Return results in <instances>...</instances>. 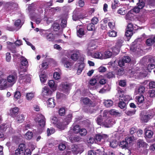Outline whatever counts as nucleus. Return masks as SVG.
Segmentation results:
<instances>
[{"instance_id": "49530a36", "label": "nucleus", "mask_w": 155, "mask_h": 155, "mask_svg": "<svg viewBox=\"0 0 155 155\" xmlns=\"http://www.w3.org/2000/svg\"><path fill=\"white\" fill-rule=\"evenodd\" d=\"M21 95L20 92L19 91H16L15 93L14 98L17 100L20 98Z\"/></svg>"}, {"instance_id": "052dcab7", "label": "nucleus", "mask_w": 155, "mask_h": 155, "mask_svg": "<svg viewBox=\"0 0 155 155\" xmlns=\"http://www.w3.org/2000/svg\"><path fill=\"white\" fill-rule=\"evenodd\" d=\"M122 59L125 63H128L129 62L131 61L130 58L127 56L124 57Z\"/></svg>"}, {"instance_id": "864d4df0", "label": "nucleus", "mask_w": 155, "mask_h": 155, "mask_svg": "<svg viewBox=\"0 0 155 155\" xmlns=\"http://www.w3.org/2000/svg\"><path fill=\"white\" fill-rule=\"evenodd\" d=\"M118 106L120 108L123 109L125 108L126 104L124 102L120 101L119 103Z\"/></svg>"}, {"instance_id": "e2e57ef3", "label": "nucleus", "mask_w": 155, "mask_h": 155, "mask_svg": "<svg viewBox=\"0 0 155 155\" xmlns=\"http://www.w3.org/2000/svg\"><path fill=\"white\" fill-rule=\"evenodd\" d=\"M80 130L79 126L78 125L74 126L73 129V130L75 133H78Z\"/></svg>"}, {"instance_id": "dca6fc26", "label": "nucleus", "mask_w": 155, "mask_h": 155, "mask_svg": "<svg viewBox=\"0 0 155 155\" xmlns=\"http://www.w3.org/2000/svg\"><path fill=\"white\" fill-rule=\"evenodd\" d=\"M7 87V81L6 79H0V89H5Z\"/></svg>"}, {"instance_id": "393cba45", "label": "nucleus", "mask_w": 155, "mask_h": 155, "mask_svg": "<svg viewBox=\"0 0 155 155\" xmlns=\"http://www.w3.org/2000/svg\"><path fill=\"white\" fill-rule=\"evenodd\" d=\"M109 144L111 147L113 148H115L117 147L118 143V142L116 140H113L110 141Z\"/></svg>"}, {"instance_id": "423d86ee", "label": "nucleus", "mask_w": 155, "mask_h": 155, "mask_svg": "<svg viewBox=\"0 0 155 155\" xmlns=\"http://www.w3.org/2000/svg\"><path fill=\"white\" fill-rule=\"evenodd\" d=\"M38 13H36L35 15L31 17V20L32 21L35 20L37 24H39L42 20L41 14L42 13L43 11L41 8H40L38 9Z\"/></svg>"}, {"instance_id": "de8ad7c7", "label": "nucleus", "mask_w": 155, "mask_h": 155, "mask_svg": "<svg viewBox=\"0 0 155 155\" xmlns=\"http://www.w3.org/2000/svg\"><path fill=\"white\" fill-rule=\"evenodd\" d=\"M108 35L111 37H115L117 35V32L114 31H110L108 33Z\"/></svg>"}, {"instance_id": "2f4dec72", "label": "nucleus", "mask_w": 155, "mask_h": 155, "mask_svg": "<svg viewBox=\"0 0 155 155\" xmlns=\"http://www.w3.org/2000/svg\"><path fill=\"white\" fill-rule=\"evenodd\" d=\"M145 134L146 137L148 138H150L152 136L153 133L150 130H145Z\"/></svg>"}, {"instance_id": "1a4fd4ad", "label": "nucleus", "mask_w": 155, "mask_h": 155, "mask_svg": "<svg viewBox=\"0 0 155 155\" xmlns=\"http://www.w3.org/2000/svg\"><path fill=\"white\" fill-rule=\"evenodd\" d=\"M61 62L64 66L67 69H70L72 65V63L68 58H62L61 59Z\"/></svg>"}, {"instance_id": "5701e85b", "label": "nucleus", "mask_w": 155, "mask_h": 155, "mask_svg": "<svg viewBox=\"0 0 155 155\" xmlns=\"http://www.w3.org/2000/svg\"><path fill=\"white\" fill-rule=\"evenodd\" d=\"M144 97L142 95L137 97V104L138 105L139 107H140L139 105L142 104L144 102Z\"/></svg>"}, {"instance_id": "f257e3e1", "label": "nucleus", "mask_w": 155, "mask_h": 155, "mask_svg": "<svg viewBox=\"0 0 155 155\" xmlns=\"http://www.w3.org/2000/svg\"><path fill=\"white\" fill-rule=\"evenodd\" d=\"M81 147L78 145L73 144L65 151L63 153V155H70L71 153L74 154H77L81 153Z\"/></svg>"}, {"instance_id": "f3484780", "label": "nucleus", "mask_w": 155, "mask_h": 155, "mask_svg": "<svg viewBox=\"0 0 155 155\" xmlns=\"http://www.w3.org/2000/svg\"><path fill=\"white\" fill-rule=\"evenodd\" d=\"M47 106L50 108H53L55 105V103L53 98H50L47 101Z\"/></svg>"}, {"instance_id": "9d476101", "label": "nucleus", "mask_w": 155, "mask_h": 155, "mask_svg": "<svg viewBox=\"0 0 155 155\" xmlns=\"http://www.w3.org/2000/svg\"><path fill=\"white\" fill-rule=\"evenodd\" d=\"M19 110V108L17 107L11 108L10 110L9 114L12 117H15L18 114Z\"/></svg>"}, {"instance_id": "bf43d9fd", "label": "nucleus", "mask_w": 155, "mask_h": 155, "mask_svg": "<svg viewBox=\"0 0 155 155\" xmlns=\"http://www.w3.org/2000/svg\"><path fill=\"white\" fill-rule=\"evenodd\" d=\"M53 77L55 80H58L60 78V74L58 72H55L53 74Z\"/></svg>"}, {"instance_id": "8fccbe9b", "label": "nucleus", "mask_w": 155, "mask_h": 155, "mask_svg": "<svg viewBox=\"0 0 155 155\" xmlns=\"http://www.w3.org/2000/svg\"><path fill=\"white\" fill-rule=\"evenodd\" d=\"M153 43V39L151 38L148 39L146 41V44L148 46L152 45Z\"/></svg>"}, {"instance_id": "4be33fe9", "label": "nucleus", "mask_w": 155, "mask_h": 155, "mask_svg": "<svg viewBox=\"0 0 155 155\" xmlns=\"http://www.w3.org/2000/svg\"><path fill=\"white\" fill-rule=\"evenodd\" d=\"M92 56L95 58L101 59H103L102 54L99 52H97L94 53L92 54Z\"/></svg>"}, {"instance_id": "4d7b16f0", "label": "nucleus", "mask_w": 155, "mask_h": 155, "mask_svg": "<svg viewBox=\"0 0 155 155\" xmlns=\"http://www.w3.org/2000/svg\"><path fill=\"white\" fill-rule=\"evenodd\" d=\"M125 35L127 37H130L133 35L132 31L127 29Z\"/></svg>"}, {"instance_id": "2eb2a0df", "label": "nucleus", "mask_w": 155, "mask_h": 155, "mask_svg": "<svg viewBox=\"0 0 155 155\" xmlns=\"http://www.w3.org/2000/svg\"><path fill=\"white\" fill-rule=\"evenodd\" d=\"M68 124V121H64L62 122L58 123L56 124V126L61 130H64L66 125Z\"/></svg>"}, {"instance_id": "7c9ffc66", "label": "nucleus", "mask_w": 155, "mask_h": 155, "mask_svg": "<svg viewBox=\"0 0 155 155\" xmlns=\"http://www.w3.org/2000/svg\"><path fill=\"white\" fill-rule=\"evenodd\" d=\"M24 116L22 114H19L17 116L16 120L19 123H22L24 120Z\"/></svg>"}, {"instance_id": "39448f33", "label": "nucleus", "mask_w": 155, "mask_h": 155, "mask_svg": "<svg viewBox=\"0 0 155 155\" xmlns=\"http://www.w3.org/2000/svg\"><path fill=\"white\" fill-rule=\"evenodd\" d=\"M153 112L151 111L150 112H147L145 114H141V120L144 122H147L149 119L152 118L154 116Z\"/></svg>"}, {"instance_id": "338daca9", "label": "nucleus", "mask_w": 155, "mask_h": 155, "mask_svg": "<svg viewBox=\"0 0 155 155\" xmlns=\"http://www.w3.org/2000/svg\"><path fill=\"white\" fill-rule=\"evenodd\" d=\"M132 137H127L125 138V140L128 144L132 142Z\"/></svg>"}, {"instance_id": "13d9d810", "label": "nucleus", "mask_w": 155, "mask_h": 155, "mask_svg": "<svg viewBox=\"0 0 155 155\" xmlns=\"http://www.w3.org/2000/svg\"><path fill=\"white\" fill-rule=\"evenodd\" d=\"M55 132V130L53 128H51L50 129L49 128L47 129V134L48 136H49L51 134H53Z\"/></svg>"}, {"instance_id": "6ab92c4d", "label": "nucleus", "mask_w": 155, "mask_h": 155, "mask_svg": "<svg viewBox=\"0 0 155 155\" xmlns=\"http://www.w3.org/2000/svg\"><path fill=\"white\" fill-rule=\"evenodd\" d=\"M39 75L40 81L41 83H44L47 80L46 75L44 72H41Z\"/></svg>"}, {"instance_id": "774afa93", "label": "nucleus", "mask_w": 155, "mask_h": 155, "mask_svg": "<svg viewBox=\"0 0 155 155\" xmlns=\"http://www.w3.org/2000/svg\"><path fill=\"white\" fill-rule=\"evenodd\" d=\"M149 94L150 97H155V90H152L149 91Z\"/></svg>"}, {"instance_id": "4c0bfd02", "label": "nucleus", "mask_w": 155, "mask_h": 155, "mask_svg": "<svg viewBox=\"0 0 155 155\" xmlns=\"http://www.w3.org/2000/svg\"><path fill=\"white\" fill-rule=\"evenodd\" d=\"M81 101L84 104H91V100L88 98L85 97L82 98Z\"/></svg>"}, {"instance_id": "72a5a7b5", "label": "nucleus", "mask_w": 155, "mask_h": 155, "mask_svg": "<svg viewBox=\"0 0 155 155\" xmlns=\"http://www.w3.org/2000/svg\"><path fill=\"white\" fill-rule=\"evenodd\" d=\"M117 12L119 14L124 15L127 12L126 9L124 7L120 8L118 10Z\"/></svg>"}, {"instance_id": "a211bd4d", "label": "nucleus", "mask_w": 155, "mask_h": 155, "mask_svg": "<svg viewBox=\"0 0 155 155\" xmlns=\"http://www.w3.org/2000/svg\"><path fill=\"white\" fill-rule=\"evenodd\" d=\"M7 5L8 6V9L12 12L15 10L17 6L16 4L10 2L7 3Z\"/></svg>"}, {"instance_id": "e433bc0d", "label": "nucleus", "mask_w": 155, "mask_h": 155, "mask_svg": "<svg viewBox=\"0 0 155 155\" xmlns=\"http://www.w3.org/2000/svg\"><path fill=\"white\" fill-rule=\"evenodd\" d=\"M109 111L110 114L116 116H120V113L114 109L111 110H110Z\"/></svg>"}, {"instance_id": "aec40b11", "label": "nucleus", "mask_w": 155, "mask_h": 155, "mask_svg": "<svg viewBox=\"0 0 155 155\" xmlns=\"http://www.w3.org/2000/svg\"><path fill=\"white\" fill-rule=\"evenodd\" d=\"M48 84V85L52 89L53 91L56 90L57 86L53 80L49 81Z\"/></svg>"}, {"instance_id": "9b49d317", "label": "nucleus", "mask_w": 155, "mask_h": 155, "mask_svg": "<svg viewBox=\"0 0 155 155\" xmlns=\"http://www.w3.org/2000/svg\"><path fill=\"white\" fill-rule=\"evenodd\" d=\"M114 123V121L111 118L108 117L107 119L104 120L103 125L107 127H110L112 126Z\"/></svg>"}, {"instance_id": "b1692460", "label": "nucleus", "mask_w": 155, "mask_h": 155, "mask_svg": "<svg viewBox=\"0 0 155 155\" xmlns=\"http://www.w3.org/2000/svg\"><path fill=\"white\" fill-rule=\"evenodd\" d=\"M112 55V52L109 51H105L104 54H103V59H107L110 58Z\"/></svg>"}, {"instance_id": "6e6552de", "label": "nucleus", "mask_w": 155, "mask_h": 155, "mask_svg": "<svg viewBox=\"0 0 155 155\" xmlns=\"http://www.w3.org/2000/svg\"><path fill=\"white\" fill-rule=\"evenodd\" d=\"M52 91L47 87H44L42 89L41 95L45 97L50 96L52 94Z\"/></svg>"}, {"instance_id": "09e8293b", "label": "nucleus", "mask_w": 155, "mask_h": 155, "mask_svg": "<svg viewBox=\"0 0 155 155\" xmlns=\"http://www.w3.org/2000/svg\"><path fill=\"white\" fill-rule=\"evenodd\" d=\"M128 144L125 140H123L120 142V146L123 148H125L128 147Z\"/></svg>"}, {"instance_id": "473e14b6", "label": "nucleus", "mask_w": 155, "mask_h": 155, "mask_svg": "<svg viewBox=\"0 0 155 155\" xmlns=\"http://www.w3.org/2000/svg\"><path fill=\"white\" fill-rule=\"evenodd\" d=\"M80 18V17L79 15L78 12L76 11H74L73 12V15H72L73 19L74 21H76L78 20Z\"/></svg>"}, {"instance_id": "6e6d98bb", "label": "nucleus", "mask_w": 155, "mask_h": 155, "mask_svg": "<svg viewBox=\"0 0 155 155\" xmlns=\"http://www.w3.org/2000/svg\"><path fill=\"white\" fill-rule=\"evenodd\" d=\"M124 91L119 89L118 90V93H117V96H119L120 98H122L123 97Z\"/></svg>"}, {"instance_id": "cd10ccee", "label": "nucleus", "mask_w": 155, "mask_h": 155, "mask_svg": "<svg viewBox=\"0 0 155 155\" xmlns=\"http://www.w3.org/2000/svg\"><path fill=\"white\" fill-rule=\"evenodd\" d=\"M77 35L78 36L81 37L84 35V32L83 28H81L78 29V27L77 26Z\"/></svg>"}, {"instance_id": "0eeeda50", "label": "nucleus", "mask_w": 155, "mask_h": 155, "mask_svg": "<svg viewBox=\"0 0 155 155\" xmlns=\"http://www.w3.org/2000/svg\"><path fill=\"white\" fill-rule=\"evenodd\" d=\"M17 78V74L15 73L8 76L6 80L8 83L13 84L16 82Z\"/></svg>"}, {"instance_id": "680f3d73", "label": "nucleus", "mask_w": 155, "mask_h": 155, "mask_svg": "<svg viewBox=\"0 0 155 155\" xmlns=\"http://www.w3.org/2000/svg\"><path fill=\"white\" fill-rule=\"evenodd\" d=\"M51 123L56 125L57 124V123L58 122V119L55 117H51Z\"/></svg>"}, {"instance_id": "f8f14e48", "label": "nucleus", "mask_w": 155, "mask_h": 155, "mask_svg": "<svg viewBox=\"0 0 155 155\" xmlns=\"http://www.w3.org/2000/svg\"><path fill=\"white\" fill-rule=\"evenodd\" d=\"M107 137V135L105 134L103 135L97 134L96 135L95 139L98 142L103 143Z\"/></svg>"}, {"instance_id": "37998d69", "label": "nucleus", "mask_w": 155, "mask_h": 155, "mask_svg": "<svg viewBox=\"0 0 155 155\" xmlns=\"http://www.w3.org/2000/svg\"><path fill=\"white\" fill-rule=\"evenodd\" d=\"M34 96V94L32 92L28 93L26 95L27 99L28 100H31Z\"/></svg>"}, {"instance_id": "bb28decb", "label": "nucleus", "mask_w": 155, "mask_h": 155, "mask_svg": "<svg viewBox=\"0 0 155 155\" xmlns=\"http://www.w3.org/2000/svg\"><path fill=\"white\" fill-rule=\"evenodd\" d=\"M104 119L102 118V116L99 115L96 119L97 123L98 124L100 125H103V123L104 121V120H103Z\"/></svg>"}, {"instance_id": "58836bf2", "label": "nucleus", "mask_w": 155, "mask_h": 155, "mask_svg": "<svg viewBox=\"0 0 155 155\" xmlns=\"http://www.w3.org/2000/svg\"><path fill=\"white\" fill-rule=\"evenodd\" d=\"M26 146L24 143H21L19 145L18 149L20 150L21 152H22L24 153V151L26 149Z\"/></svg>"}, {"instance_id": "3c124183", "label": "nucleus", "mask_w": 155, "mask_h": 155, "mask_svg": "<svg viewBox=\"0 0 155 155\" xmlns=\"http://www.w3.org/2000/svg\"><path fill=\"white\" fill-rule=\"evenodd\" d=\"M136 112V110H129L126 111H125V113L127 115L129 116H132L135 114Z\"/></svg>"}, {"instance_id": "20e7f679", "label": "nucleus", "mask_w": 155, "mask_h": 155, "mask_svg": "<svg viewBox=\"0 0 155 155\" xmlns=\"http://www.w3.org/2000/svg\"><path fill=\"white\" fill-rule=\"evenodd\" d=\"M23 72L20 71L19 72V79L20 80H23L24 82H29L31 80V75L29 74H26L24 73L25 71V69H23Z\"/></svg>"}, {"instance_id": "c756f323", "label": "nucleus", "mask_w": 155, "mask_h": 155, "mask_svg": "<svg viewBox=\"0 0 155 155\" xmlns=\"http://www.w3.org/2000/svg\"><path fill=\"white\" fill-rule=\"evenodd\" d=\"M137 144L139 147H146L147 146V144L143 140H138Z\"/></svg>"}, {"instance_id": "c9c22d12", "label": "nucleus", "mask_w": 155, "mask_h": 155, "mask_svg": "<svg viewBox=\"0 0 155 155\" xmlns=\"http://www.w3.org/2000/svg\"><path fill=\"white\" fill-rule=\"evenodd\" d=\"M119 4L118 0H113V2H112V9H115L117 7H118Z\"/></svg>"}, {"instance_id": "a18cd8bd", "label": "nucleus", "mask_w": 155, "mask_h": 155, "mask_svg": "<svg viewBox=\"0 0 155 155\" xmlns=\"http://www.w3.org/2000/svg\"><path fill=\"white\" fill-rule=\"evenodd\" d=\"M79 132L81 136H83L86 135L87 134L86 130L84 128L80 129Z\"/></svg>"}, {"instance_id": "79ce46f5", "label": "nucleus", "mask_w": 155, "mask_h": 155, "mask_svg": "<svg viewBox=\"0 0 155 155\" xmlns=\"http://www.w3.org/2000/svg\"><path fill=\"white\" fill-rule=\"evenodd\" d=\"M60 28V26L59 24L57 23H54L51 27V28L54 31H57Z\"/></svg>"}, {"instance_id": "a19ab883", "label": "nucleus", "mask_w": 155, "mask_h": 155, "mask_svg": "<svg viewBox=\"0 0 155 155\" xmlns=\"http://www.w3.org/2000/svg\"><path fill=\"white\" fill-rule=\"evenodd\" d=\"M33 137V133L31 132H28L25 135V137L27 139L30 140Z\"/></svg>"}, {"instance_id": "7ed1b4c3", "label": "nucleus", "mask_w": 155, "mask_h": 155, "mask_svg": "<svg viewBox=\"0 0 155 155\" xmlns=\"http://www.w3.org/2000/svg\"><path fill=\"white\" fill-rule=\"evenodd\" d=\"M36 123H38V126L42 128L45 124V118L44 116L41 114H38L35 119Z\"/></svg>"}, {"instance_id": "603ef678", "label": "nucleus", "mask_w": 155, "mask_h": 155, "mask_svg": "<svg viewBox=\"0 0 155 155\" xmlns=\"http://www.w3.org/2000/svg\"><path fill=\"white\" fill-rule=\"evenodd\" d=\"M98 76H97L96 77V78H92L89 81V84L92 86H93L95 84L97 83V81L96 79L98 78Z\"/></svg>"}, {"instance_id": "4468645a", "label": "nucleus", "mask_w": 155, "mask_h": 155, "mask_svg": "<svg viewBox=\"0 0 155 155\" xmlns=\"http://www.w3.org/2000/svg\"><path fill=\"white\" fill-rule=\"evenodd\" d=\"M145 88L143 86H140L135 88L134 94L137 95V94H142L145 92Z\"/></svg>"}, {"instance_id": "c85d7f7f", "label": "nucleus", "mask_w": 155, "mask_h": 155, "mask_svg": "<svg viewBox=\"0 0 155 155\" xmlns=\"http://www.w3.org/2000/svg\"><path fill=\"white\" fill-rule=\"evenodd\" d=\"M110 88L109 86L106 85V86L103 87L99 91V92L100 93L103 94L106 92L107 91H108L110 90Z\"/></svg>"}, {"instance_id": "f03ea898", "label": "nucleus", "mask_w": 155, "mask_h": 155, "mask_svg": "<svg viewBox=\"0 0 155 155\" xmlns=\"http://www.w3.org/2000/svg\"><path fill=\"white\" fill-rule=\"evenodd\" d=\"M48 32V30L40 29L39 31V33L42 36L46 38L48 41H52L54 39V36L53 34Z\"/></svg>"}, {"instance_id": "a878e982", "label": "nucleus", "mask_w": 155, "mask_h": 155, "mask_svg": "<svg viewBox=\"0 0 155 155\" xmlns=\"http://www.w3.org/2000/svg\"><path fill=\"white\" fill-rule=\"evenodd\" d=\"M123 43V41L121 40H118L116 43L115 46L114 47L116 48H117V50L116 51L117 52L120 51V48L122 45Z\"/></svg>"}, {"instance_id": "f704fd0d", "label": "nucleus", "mask_w": 155, "mask_h": 155, "mask_svg": "<svg viewBox=\"0 0 155 155\" xmlns=\"http://www.w3.org/2000/svg\"><path fill=\"white\" fill-rule=\"evenodd\" d=\"M21 64L22 65L26 66L28 64V61L27 59L23 57H21L20 59Z\"/></svg>"}, {"instance_id": "ddd939ff", "label": "nucleus", "mask_w": 155, "mask_h": 155, "mask_svg": "<svg viewBox=\"0 0 155 155\" xmlns=\"http://www.w3.org/2000/svg\"><path fill=\"white\" fill-rule=\"evenodd\" d=\"M61 86L62 87L63 91L66 93H68L70 89V84L66 82L61 83Z\"/></svg>"}, {"instance_id": "69168bd1", "label": "nucleus", "mask_w": 155, "mask_h": 155, "mask_svg": "<svg viewBox=\"0 0 155 155\" xmlns=\"http://www.w3.org/2000/svg\"><path fill=\"white\" fill-rule=\"evenodd\" d=\"M48 66V63L47 62H44L39 66V67H41L43 69H45L47 68Z\"/></svg>"}, {"instance_id": "c03bdc74", "label": "nucleus", "mask_w": 155, "mask_h": 155, "mask_svg": "<svg viewBox=\"0 0 155 155\" xmlns=\"http://www.w3.org/2000/svg\"><path fill=\"white\" fill-rule=\"evenodd\" d=\"M155 68L154 64L152 63H149L148 64L147 67V70L149 72H151V70L154 69Z\"/></svg>"}, {"instance_id": "412c9836", "label": "nucleus", "mask_w": 155, "mask_h": 155, "mask_svg": "<svg viewBox=\"0 0 155 155\" xmlns=\"http://www.w3.org/2000/svg\"><path fill=\"white\" fill-rule=\"evenodd\" d=\"M104 106L108 108L112 106L113 104V101L111 100H104Z\"/></svg>"}, {"instance_id": "0e129e2a", "label": "nucleus", "mask_w": 155, "mask_h": 155, "mask_svg": "<svg viewBox=\"0 0 155 155\" xmlns=\"http://www.w3.org/2000/svg\"><path fill=\"white\" fill-rule=\"evenodd\" d=\"M122 98L123 99H121V100H124L125 101H128L130 100V97L128 95H124Z\"/></svg>"}, {"instance_id": "ea45409f", "label": "nucleus", "mask_w": 155, "mask_h": 155, "mask_svg": "<svg viewBox=\"0 0 155 155\" xmlns=\"http://www.w3.org/2000/svg\"><path fill=\"white\" fill-rule=\"evenodd\" d=\"M87 28L88 31H93L95 29V26L93 24L90 23L87 25Z\"/></svg>"}, {"instance_id": "5fc2aeb1", "label": "nucleus", "mask_w": 155, "mask_h": 155, "mask_svg": "<svg viewBox=\"0 0 155 155\" xmlns=\"http://www.w3.org/2000/svg\"><path fill=\"white\" fill-rule=\"evenodd\" d=\"M109 114H110L109 111H108L107 110H105L103 113V119H107V118L109 117L108 116Z\"/></svg>"}]
</instances>
